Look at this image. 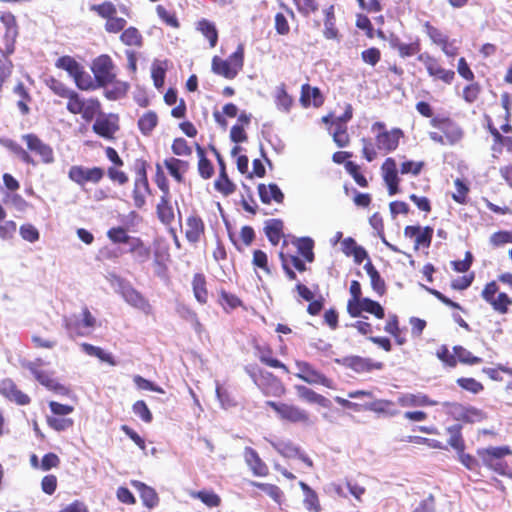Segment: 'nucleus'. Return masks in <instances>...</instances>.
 I'll return each instance as SVG.
<instances>
[{
    "label": "nucleus",
    "instance_id": "1",
    "mask_svg": "<svg viewBox=\"0 0 512 512\" xmlns=\"http://www.w3.org/2000/svg\"><path fill=\"white\" fill-rule=\"evenodd\" d=\"M63 322L67 333L73 338L89 335L96 325V318L87 307H84L79 315L64 317Z\"/></svg>",
    "mask_w": 512,
    "mask_h": 512
},
{
    "label": "nucleus",
    "instance_id": "2",
    "mask_svg": "<svg viewBox=\"0 0 512 512\" xmlns=\"http://www.w3.org/2000/svg\"><path fill=\"white\" fill-rule=\"evenodd\" d=\"M116 292L119 293L124 301L135 309L140 310L146 315L152 313V306L149 301L131 284L121 278L115 277Z\"/></svg>",
    "mask_w": 512,
    "mask_h": 512
},
{
    "label": "nucleus",
    "instance_id": "3",
    "mask_svg": "<svg viewBox=\"0 0 512 512\" xmlns=\"http://www.w3.org/2000/svg\"><path fill=\"white\" fill-rule=\"evenodd\" d=\"M371 129L373 132H377L376 147L384 152L395 150L398 147L400 138L403 136L400 129L385 130V124L382 122H375Z\"/></svg>",
    "mask_w": 512,
    "mask_h": 512
},
{
    "label": "nucleus",
    "instance_id": "4",
    "mask_svg": "<svg viewBox=\"0 0 512 512\" xmlns=\"http://www.w3.org/2000/svg\"><path fill=\"white\" fill-rule=\"evenodd\" d=\"M114 69L113 61L108 55L98 56L91 65L95 80L100 87H104L114 81L116 76Z\"/></svg>",
    "mask_w": 512,
    "mask_h": 512
},
{
    "label": "nucleus",
    "instance_id": "5",
    "mask_svg": "<svg viewBox=\"0 0 512 512\" xmlns=\"http://www.w3.org/2000/svg\"><path fill=\"white\" fill-rule=\"evenodd\" d=\"M266 404L270 406L282 420L292 423H309V414L295 405L277 403L274 401H267Z\"/></svg>",
    "mask_w": 512,
    "mask_h": 512
},
{
    "label": "nucleus",
    "instance_id": "6",
    "mask_svg": "<svg viewBox=\"0 0 512 512\" xmlns=\"http://www.w3.org/2000/svg\"><path fill=\"white\" fill-rule=\"evenodd\" d=\"M69 178L78 185L87 182L98 183L104 176V170L100 167L87 168L84 166H72L68 173Z\"/></svg>",
    "mask_w": 512,
    "mask_h": 512
},
{
    "label": "nucleus",
    "instance_id": "7",
    "mask_svg": "<svg viewBox=\"0 0 512 512\" xmlns=\"http://www.w3.org/2000/svg\"><path fill=\"white\" fill-rule=\"evenodd\" d=\"M22 139L26 142L27 148L37 154L44 164H52L55 160L54 152L50 145L44 143L35 134H24Z\"/></svg>",
    "mask_w": 512,
    "mask_h": 512
},
{
    "label": "nucleus",
    "instance_id": "8",
    "mask_svg": "<svg viewBox=\"0 0 512 512\" xmlns=\"http://www.w3.org/2000/svg\"><path fill=\"white\" fill-rule=\"evenodd\" d=\"M418 61L423 63L427 69V72L432 77H437L438 79L442 80L446 84H451L454 77L455 72L452 70H446L442 68L437 60L432 57L428 53H422L418 56Z\"/></svg>",
    "mask_w": 512,
    "mask_h": 512
},
{
    "label": "nucleus",
    "instance_id": "9",
    "mask_svg": "<svg viewBox=\"0 0 512 512\" xmlns=\"http://www.w3.org/2000/svg\"><path fill=\"white\" fill-rule=\"evenodd\" d=\"M296 367L298 369L296 376L308 384H321L328 388L332 387V381L314 369L308 362L296 361Z\"/></svg>",
    "mask_w": 512,
    "mask_h": 512
},
{
    "label": "nucleus",
    "instance_id": "10",
    "mask_svg": "<svg viewBox=\"0 0 512 512\" xmlns=\"http://www.w3.org/2000/svg\"><path fill=\"white\" fill-rule=\"evenodd\" d=\"M431 125L443 132L446 145H455L463 138L460 126L449 119L434 118L431 120Z\"/></svg>",
    "mask_w": 512,
    "mask_h": 512
},
{
    "label": "nucleus",
    "instance_id": "11",
    "mask_svg": "<svg viewBox=\"0 0 512 512\" xmlns=\"http://www.w3.org/2000/svg\"><path fill=\"white\" fill-rule=\"evenodd\" d=\"M150 193L149 183L144 167L138 169L134 182L133 201L134 206L141 209L146 204V196Z\"/></svg>",
    "mask_w": 512,
    "mask_h": 512
},
{
    "label": "nucleus",
    "instance_id": "12",
    "mask_svg": "<svg viewBox=\"0 0 512 512\" xmlns=\"http://www.w3.org/2000/svg\"><path fill=\"white\" fill-rule=\"evenodd\" d=\"M381 169L384 181L388 187V193L390 196H393L398 192L399 184V177L395 160L393 158H387Z\"/></svg>",
    "mask_w": 512,
    "mask_h": 512
},
{
    "label": "nucleus",
    "instance_id": "13",
    "mask_svg": "<svg viewBox=\"0 0 512 512\" xmlns=\"http://www.w3.org/2000/svg\"><path fill=\"white\" fill-rule=\"evenodd\" d=\"M41 362H29L25 367L32 373L36 380L52 391L61 390L63 387L52 377V374L39 369Z\"/></svg>",
    "mask_w": 512,
    "mask_h": 512
},
{
    "label": "nucleus",
    "instance_id": "14",
    "mask_svg": "<svg viewBox=\"0 0 512 512\" xmlns=\"http://www.w3.org/2000/svg\"><path fill=\"white\" fill-rule=\"evenodd\" d=\"M0 393L19 405H26L30 402L29 396L20 391L11 379H4L0 382Z\"/></svg>",
    "mask_w": 512,
    "mask_h": 512
},
{
    "label": "nucleus",
    "instance_id": "15",
    "mask_svg": "<svg viewBox=\"0 0 512 512\" xmlns=\"http://www.w3.org/2000/svg\"><path fill=\"white\" fill-rule=\"evenodd\" d=\"M205 225L203 220L197 215H190L186 220L185 237L190 243H197L204 234Z\"/></svg>",
    "mask_w": 512,
    "mask_h": 512
},
{
    "label": "nucleus",
    "instance_id": "16",
    "mask_svg": "<svg viewBox=\"0 0 512 512\" xmlns=\"http://www.w3.org/2000/svg\"><path fill=\"white\" fill-rule=\"evenodd\" d=\"M335 362L349 367L356 372L370 371L374 367L380 369L382 366L381 363L372 365L370 360L359 356H347L342 359H335Z\"/></svg>",
    "mask_w": 512,
    "mask_h": 512
},
{
    "label": "nucleus",
    "instance_id": "17",
    "mask_svg": "<svg viewBox=\"0 0 512 512\" xmlns=\"http://www.w3.org/2000/svg\"><path fill=\"white\" fill-rule=\"evenodd\" d=\"M397 403L402 407H422V406H434L438 402L429 399L422 393L417 394H402L398 397Z\"/></svg>",
    "mask_w": 512,
    "mask_h": 512
},
{
    "label": "nucleus",
    "instance_id": "18",
    "mask_svg": "<svg viewBox=\"0 0 512 512\" xmlns=\"http://www.w3.org/2000/svg\"><path fill=\"white\" fill-rule=\"evenodd\" d=\"M244 459L247 465L251 468L254 475L266 476L268 474V467L261 460L258 453L251 447H246L244 450Z\"/></svg>",
    "mask_w": 512,
    "mask_h": 512
},
{
    "label": "nucleus",
    "instance_id": "19",
    "mask_svg": "<svg viewBox=\"0 0 512 512\" xmlns=\"http://www.w3.org/2000/svg\"><path fill=\"white\" fill-rule=\"evenodd\" d=\"M131 484L140 493V497L146 507L151 509L158 504L159 498L153 488L137 480L131 481Z\"/></svg>",
    "mask_w": 512,
    "mask_h": 512
},
{
    "label": "nucleus",
    "instance_id": "20",
    "mask_svg": "<svg viewBox=\"0 0 512 512\" xmlns=\"http://www.w3.org/2000/svg\"><path fill=\"white\" fill-rule=\"evenodd\" d=\"M260 199L263 203L269 204L272 200L277 203H282L284 194L276 184H260L258 186Z\"/></svg>",
    "mask_w": 512,
    "mask_h": 512
},
{
    "label": "nucleus",
    "instance_id": "21",
    "mask_svg": "<svg viewBox=\"0 0 512 512\" xmlns=\"http://www.w3.org/2000/svg\"><path fill=\"white\" fill-rule=\"evenodd\" d=\"M295 388H296L299 398H301L302 400H304L308 403L318 404L325 408L330 406V401L327 398H325L324 396H322L320 394H317L316 392L309 389L308 387L298 385Z\"/></svg>",
    "mask_w": 512,
    "mask_h": 512
},
{
    "label": "nucleus",
    "instance_id": "22",
    "mask_svg": "<svg viewBox=\"0 0 512 512\" xmlns=\"http://www.w3.org/2000/svg\"><path fill=\"white\" fill-rule=\"evenodd\" d=\"M274 101L277 109L284 113H289L293 105L292 97L287 93L285 85L281 84L276 87Z\"/></svg>",
    "mask_w": 512,
    "mask_h": 512
},
{
    "label": "nucleus",
    "instance_id": "23",
    "mask_svg": "<svg viewBox=\"0 0 512 512\" xmlns=\"http://www.w3.org/2000/svg\"><path fill=\"white\" fill-rule=\"evenodd\" d=\"M156 212L159 220L163 224L169 225L174 221V210L169 198H166V196H161L160 201L156 207Z\"/></svg>",
    "mask_w": 512,
    "mask_h": 512
},
{
    "label": "nucleus",
    "instance_id": "24",
    "mask_svg": "<svg viewBox=\"0 0 512 512\" xmlns=\"http://www.w3.org/2000/svg\"><path fill=\"white\" fill-rule=\"evenodd\" d=\"M325 20H324V36L327 39H337L338 38V30L336 28V19L334 15V6L331 5L327 9L324 10Z\"/></svg>",
    "mask_w": 512,
    "mask_h": 512
},
{
    "label": "nucleus",
    "instance_id": "25",
    "mask_svg": "<svg viewBox=\"0 0 512 512\" xmlns=\"http://www.w3.org/2000/svg\"><path fill=\"white\" fill-rule=\"evenodd\" d=\"M193 293L196 300L205 304L208 299L205 277L202 274H195L192 281Z\"/></svg>",
    "mask_w": 512,
    "mask_h": 512
},
{
    "label": "nucleus",
    "instance_id": "26",
    "mask_svg": "<svg viewBox=\"0 0 512 512\" xmlns=\"http://www.w3.org/2000/svg\"><path fill=\"white\" fill-rule=\"evenodd\" d=\"M283 223L281 220L272 219L266 222L265 234L273 245H277L282 236Z\"/></svg>",
    "mask_w": 512,
    "mask_h": 512
},
{
    "label": "nucleus",
    "instance_id": "27",
    "mask_svg": "<svg viewBox=\"0 0 512 512\" xmlns=\"http://www.w3.org/2000/svg\"><path fill=\"white\" fill-rule=\"evenodd\" d=\"M364 269L366 270L368 276L370 277L371 286L373 290L377 294L382 295L385 291V283L384 280L381 278L379 272L376 270V268L372 265L370 261L365 264Z\"/></svg>",
    "mask_w": 512,
    "mask_h": 512
},
{
    "label": "nucleus",
    "instance_id": "28",
    "mask_svg": "<svg viewBox=\"0 0 512 512\" xmlns=\"http://www.w3.org/2000/svg\"><path fill=\"white\" fill-rule=\"evenodd\" d=\"M76 86L81 90H94L98 86V83L88 72L82 67L78 74L74 78Z\"/></svg>",
    "mask_w": 512,
    "mask_h": 512
},
{
    "label": "nucleus",
    "instance_id": "29",
    "mask_svg": "<svg viewBox=\"0 0 512 512\" xmlns=\"http://www.w3.org/2000/svg\"><path fill=\"white\" fill-rule=\"evenodd\" d=\"M212 70L216 74L222 75L227 79H233L237 75L235 70L226 60H222L217 56H215L212 60Z\"/></svg>",
    "mask_w": 512,
    "mask_h": 512
},
{
    "label": "nucleus",
    "instance_id": "30",
    "mask_svg": "<svg viewBox=\"0 0 512 512\" xmlns=\"http://www.w3.org/2000/svg\"><path fill=\"white\" fill-rule=\"evenodd\" d=\"M273 448L285 458H294L299 454V449L290 441H270Z\"/></svg>",
    "mask_w": 512,
    "mask_h": 512
},
{
    "label": "nucleus",
    "instance_id": "31",
    "mask_svg": "<svg viewBox=\"0 0 512 512\" xmlns=\"http://www.w3.org/2000/svg\"><path fill=\"white\" fill-rule=\"evenodd\" d=\"M57 68L63 69L74 79L82 66L70 56H62L55 63Z\"/></svg>",
    "mask_w": 512,
    "mask_h": 512
},
{
    "label": "nucleus",
    "instance_id": "32",
    "mask_svg": "<svg viewBox=\"0 0 512 512\" xmlns=\"http://www.w3.org/2000/svg\"><path fill=\"white\" fill-rule=\"evenodd\" d=\"M120 40L123 44L127 46H136L140 47L142 45V35L139 32V30L135 27H128L127 29H124Z\"/></svg>",
    "mask_w": 512,
    "mask_h": 512
},
{
    "label": "nucleus",
    "instance_id": "33",
    "mask_svg": "<svg viewBox=\"0 0 512 512\" xmlns=\"http://www.w3.org/2000/svg\"><path fill=\"white\" fill-rule=\"evenodd\" d=\"M511 453L512 451L508 446L489 447L478 451V455L481 459L490 458L496 460H501L503 457L508 456Z\"/></svg>",
    "mask_w": 512,
    "mask_h": 512
},
{
    "label": "nucleus",
    "instance_id": "34",
    "mask_svg": "<svg viewBox=\"0 0 512 512\" xmlns=\"http://www.w3.org/2000/svg\"><path fill=\"white\" fill-rule=\"evenodd\" d=\"M313 98L314 106H319L322 103L321 94L318 88H312L308 84L302 86V93L300 101L304 106H308Z\"/></svg>",
    "mask_w": 512,
    "mask_h": 512
},
{
    "label": "nucleus",
    "instance_id": "35",
    "mask_svg": "<svg viewBox=\"0 0 512 512\" xmlns=\"http://www.w3.org/2000/svg\"><path fill=\"white\" fill-rule=\"evenodd\" d=\"M47 424L50 428L57 432L65 431L74 424L71 418L65 416H49L46 417Z\"/></svg>",
    "mask_w": 512,
    "mask_h": 512
},
{
    "label": "nucleus",
    "instance_id": "36",
    "mask_svg": "<svg viewBox=\"0 0 512 512\" xmlns=\"http://www.w3.org/2000/svg\"><path fill=\"white\" fill-rule=\"evenodd\" d=\"M158 117L156 113L149 111L145 113L138 121V127L144 135H148L157 125Z\"/></svg>",
    "mask_w": 512,
    "mask_h": 512
},
{
    "label": "nucleus",
    "instance_id": "37",
    "mask_svg": "<svg viewBox=\"0 0 512 512\" xmlns=\"http://www.w3.org/2000/svg\"><path fill=\"white\" fill-rule=\"evenodd\" d=\"M215 188L226 196L235 191V185L229 180L224 167L220 171L219 178L215 181Z\"/></svg>",
    "mask_w": 512,
    "mask_h": 512
},
{
    "label": "nucleus",
    "instance_id": "38",
    "mask_svg": "<svg viewBox=\"0 0 512 512\" xmlns=\"http://www.w3.org/2000/svg\"><path fill=\"white\" fill-rule=\"evenodd\" d=\"M453 352L455 354L456 360L463 364L474 365L481 362V358L473 356L470 351L462 346H454Z\"/></svg>",
    "mask_w": 512,
    "mask_h": 512
},
{
    "label": "nucleus",
    "instance_id": "39",
    "mask_svg": "<svg viewBox=\"0 0 512 512\" xmlns=\"http://www.w3.org/2000/svg\"><path fill=\"white\" fill-rule=\"evenodd\" d=\"M91 10L96 12L100 17L106 19V21L115 16L117 13L116 6L110 1L92 5Z\"/></svg>",
    "mask_w": 512,
    "mask_h": 512
},
{
    "label": "nucleus",
    "instance_id": "40",
    "mask_svg": "<svg viewBox=\"0 0 512 512\" xmlns=\"http://www.w3.org/2000/svg\"><path fill=\"white\" fill-rule=\"evenodd\" d=\"M93 130L98 135H100L104 138H111L112 135L114 134L116 128L110 121H108L106 119H98L93 124Z\"/></svg>",
    "mask_w": 512,
    "mask_h": 512
},
{
    "label": "nucleus",
    "instance_id": "41",
    "mask_svg": "<svg viewBox=\"0 0 512 512\" xmlns=\"http://www.w3.org/2000/svg\"><path fill=\"white\" fill-rule=\"evenodd\" d=\"M198 29L209 40L210 46L214 47L218 39L215 26L207 20H202L198 24Z\"/></svg>",
    "mask_w": 512,
    "mask_h": 512
},
{
    "label": "nucleus",
    "instance_id": "42",
    "mask_svg": "<svg viewBox=\"0 0 512 512\" xmlns=\"http://www.w3.org/2000/svg\"><path fill=\"white\" fill-rule=\"evenodd\" d=\"M412 512H443L441 505L436 502L433 495H429L427 498L420 501L416 508Z\"/></svg>",
    "mask_w": 512,
    "mask_h": 512
},
{
    "label": "nucleus",
    "instance_id": "43",
    "mask_svg": "<svg viewBox=\"0 0 512 512\" xmlns=\"http://www.w3.org/2000/svg\"><path fill=\"white\" fill-rule=\"evenodd\" d=\"M198 153L200 155L199 163H198V170L200 175L204 179H208L213 175L214 168L211 162L205 157L203 150L201 147H198Z\"/></svg>",
    "mask_w": 512,
    "mask_h": 512
},
{
    "label": "nucleus",
    "instance_id": "44",
    "mask_svg": "<svg viewBox=\"0 0 512 512\" xmlns=\"http://www.w3.org/2000/svg\"><path fill=\"white\" fill-rule=\"evenodd\" d=\"M67 110L72 114H80L83 112L84 99H82L78 93L74 90L71 92V95L67 96Z\"/></svg>",
    "mask_w": 512,
    "mask_h": 512
},
{
    "label": "nucleus",
    "instance_id": "45",
    "mask_svg": "<svg viewBox=\"0 0 512 512\" xmlns=\"http://www.w3.org/2000/svg\"><path fill=\"white\" fill-rule=\"evenodd\" d=\"M393 47L398 51V53L401 57L413 56L416 53H418L420 50L418 43L406 44V43L396 41L393 43Z\"/></svg>",
    "mask_w": 512,
    "mask_h": 512
},
{
    "label": "nucleus",
    "instance_id": "46",
    "mask_svg": "<svg viewBox=\"0 0 512 512\" xmlns=\"http://www.w3.org/2000/svg\"><path fill=\"white\" fill-rule=\"evenodd\" d=\"M192 496L200 499L209 507H217L220 504V497L211 491H198L193 493Z\"/></svg>",
    "mask_w": 512,
    "mask_h": 512
},
{
    "label": "nucleus",
    "instance_id": "47",
    "mask_svg": "<svg viewBox=\"0 0 512 512\" xmlns=\"http://www.w3.org/2000/svg\"><path fill=\"white\" fill-rule=\"evenodd\" d=\"M362 308L363 311L371 313L375 315L377 318H384V309L383 307L376 301H373L369 298L362 299Z\"/></svg>",
    "mask_w": 512,
    "mask_h": 512
},
{
    "label": "nucleus",
    "instance_id": "48",
    "mask_svg": "<svg viewBox=\"0 0 512 512\" xmlns=\"http://www.w3.org/2000/svg\"><path fill=\"white\" fill-rule=\"evenodd\" d=\"M433 235V228L426 226L424 228L420 229V232L417 234V237L415 239V248L418 249L419 247H429L431 244Z\"/></svg>",
    "mask_w": 512,
    "mask_h": 512
},
{
    "label": "nucleus",
    "instance_id": "49",
    "mask_svg": "<svg viewBox=\"0 0 512 512\" xmlns=\"http://www.w3.org/2000/svg\"><path fill=\"white\" fill-rule=\"evenodd\" d=\"M299 253L308 262H312L314 259L313 254V241L310 238H302L298 243Z\"/></svg>",
    "mask_w": 512,
    "mask_h": 512
},
{
    "label": "nucleus",
    "instance_id": "50",
    "mask_svg": "<svg viewBox=\"0 0 512 512\" xmlns=\"http://www.w3.org/2000/svg\"><path fill=\"white\" fill-rule=\"evenodd\" d=\"M243 59H244V48H243V45L240 44L237 47V50L232 55H230V57L226 61L230 64V66L238 74V72L243 67Z\"/></svg>",
    "mask_w": 512,
    "mask_h": 512
},
{
    "label": "nucleus",
    "instance_id": "51",
    "mask_svg": "<svg viewBox=\"0 0 512 512\" xmlns=\"http://www.w3.org/2000/svg\"><path fill=\"white\" fill-rule=\"evenodd\" d=\"M345 169L346 171L353 177L355 182L361 186L366 187L367 186V180L366 178L359 172V166L355 164L352 161H347L345 163Z\"/></svg>",
    "mask_w": 512,
    "mask_h": 512
},
{
    "label": "nucleus",
    "instance_id": "52",
    "mask_svg": "<svg viewBox=\"0 0 512 512\" xmlns=\"http://www.w3.org/2000/svg\"><path fill=\"white\" fill-rule=\"evenodd\" d=\"M485 466H487L489 469L495 471L496 473L503 475V476H510L511 473L508 472V466L505 462L501 460L496 459H482Z\"/></svg>",
    "mask_w": 512,
    "mask_h": 512
},
{
    "label": "nucleus",
    "instance_id": "53",
    "mask_svg": "<svg viewBox=\"0 0 512 512\" xmlns=\"http://www.w3.org/2000/svg\"><path fill=\"white\" fill-rule=\"evenodd\" d=\"M19 233L21 237L30 243H34L39 240V231L32 224H24L20 226Z\"/></svg>",
    "mask_w": 512,
    "mask_h": 512
},
{
    "label": "nucleus",
    "instance_id": "54",
    "mask_svg": "<svg viewBox=\"0 0 512 512\" xmlns=\"http://www.w3.org/2000/svg\"><path fill=\"white\" fill-rule=\"evenodd\" d=\"M99 101L97 99H88L84 101L83 112L80 114L85 120H91L99 110Z\"/></svg>",
    "mask_w": 512,
    "mask_h": 512
},
{
    "label": "nucleus",
    "instance_id": "55",
    "mask_svg": "<svg viewBox=\"0 0 512 512\" xmlns=\"http://www.w3.org/2000/svg\"><path fill=\"white\" fill-rule=\"evenodd\" d=\"M132 410L134 414L139 416L144 422L150 423L152 421V414L144 401H136L133 404Z\"/></svg>",
    "mask_w": 512,
    "mask_h": 512
},
{
    "label": "nucleus",
    "instance_id": "56",
    "mask_svg": "<svg viewBox=\"0 0 512 512\" xmlns=\"http://www.w3.org/2000/svg\"><path fill=\"white\" fill-rule=\"evenodd\" d=\"M127 22L122 17H117L116 15L110 18L105 23V30L108 33H119L120 31H123Z\"/></svg>",
    "mask_w": 512,
    "mask_h": 512
},
{
    "label": "nucleus",
    "instance_id": "57",
    "mask_svg": "<svg viewBox=\"0 0 512 512\" xmlns=\"http://www.w3.org/2000/svg\"><path fill=\"white\" fill-rule=\"evenodd\" d=\"M437 357L447 366L455 367L457 360L454 352L451 353L446 345H442L436 353Z\"/></svg>",
    "mask_w": 512,
    "mask_h": 512
},
{
    "label": "nucleus",
    "instance_id": "58",
    "mask_svg": "<svg viewBox=\"0 0 512 512\" xmlns=\"http://www.w3.org/2000/svg\"><path fill=\"white\" fill-rule=\"evenodd\" d=\"M457 384L467 390V391H470L474 394H477L479 393L481 390H483V385L478 382L477 380H475L474 378H459L457 380Z\"/></svg>",
    "mask_w": 512,
    "mask_h": 512
},
{
    "label": "nucleus",
    "instance_id": "59",
    "mask_svg": "<svg viewBox=\"0 0 512 512\" xmlns=\"http://www.w3.org/2000/svg\"><path fill=\"white\" fill-rule=\"evenodd\" d=\"M216 396L219 400L221 407L224 409H228L231 407H234L236 405L234 399L231 397V395L223 389L219 384L216 386Z\"/></svg>",
    "mask_w": 512,
    "mask_h": 512
},
{
    "label": "nucleus",
    "instance_id": "60",
    "mask_svg": "<svg viewBox=\"0 0 512 512\" xmlns=\"http://www.w3.org/2000/svg\"><path fill=\"white\" fill-rule=\"evenodd\" d=\"M133 381H134L136 387L140 390H149V391H154V392L161 393V394L164 393V390L161 387L153 384L151 381L143 378L140 375L134 376Z\"/></svg>",
    "mask_w": 512,
    "mask_h": 512
},
{
    "label": "nucleus",
    "instance_id": "61",
    "mask_svg": "<svg viewBox=\"0 0 512 512\" xmlns=\"http://www.w3.org/2000/svg\"><path fill=\"white\" fill-rule=\"evenodd\" d=\"M511 303L512 301L506 293H499L490 304L496 311L506 313Z\"/></svg>",
    "mask_w": 512,
    "mask_h": 512
},
{
    "label": "nucleus",
    "instance_id": "62",
    "mask_svg": "<svg viewBox=\"0 0 512 512\" xmlns=\"http://www.w3.org/2000/svg\"><path fill=\"white\" fill-rule=\"evenodd\" d=\"M165 68L159 62H155L152 65L151 75L154 81V85L157 88H161L164 84L165 79Z\"/></svg>",
    "mask_w": 512,
    "mask_h": 512
},
{
    "label": "nucleus",
    "instance_id": "63",
    "mask_svg": "<svg viewBox=\"0 0 512 512\" xmlns=\"http://www.w3.org/2000/svg\"><path fill=\"white\" fill-rule=\"evenodd\" d=\"M332 135L333 140L338 147H345L349 142V136L346 132V127L341 124H336V129Z\"/></svg>",
    "mask_w": 512,
    "mask_h": 512
},
{
    "label": "nucleus",
    "instance_id": "64",
    "mask_svg": "<svg viewBox=\"0 0 512 512\" xmlns=\"http://www.w3.org/2000/svg\"><path fill=\"white\" fill-rule=\"evenodd\" d=\"M108 238L114 243H126L130 240V236L122 227L112 228L107 233Z\"/></svg>",
    "mask_w": 512,
    "mask_h": 512
}]
</instances>
